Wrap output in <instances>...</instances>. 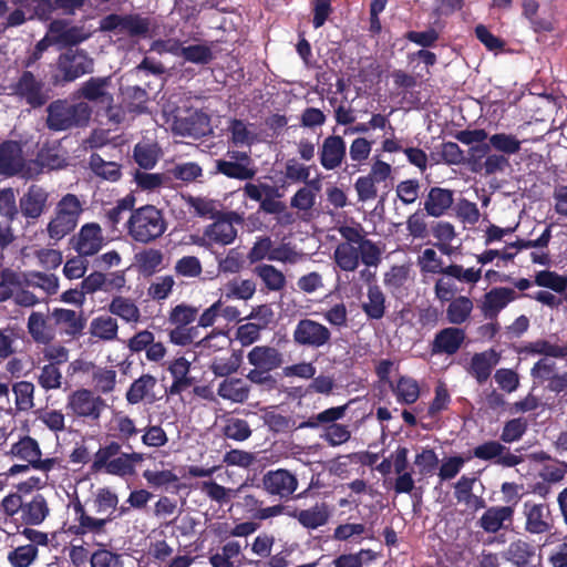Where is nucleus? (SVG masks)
I'll list each match as a JSON object with an SVG mask.
<instances>
[{"mask_svg":"<svg viewBox=\"0 0 567 567\" xmlns=\"http://www.w3.org/2000/svg\"><path fill=\"white\" fill-rule=\"evenodd\" d=\"M60 166L56 156H50L41 151L35 161L25 162L22 150L17 142H4L0 145V174L7 176L20 175L23 178H33L44 168L53 169Z\"/></svg>","mask_w":567,"mask_h":567,"instance_id":"f257e3e1","label":"nucleus"},{"mask_svg":"<svg viewBox=\"0 0 567 567\" xmlns=\"http://www.w3.org/2000/svg\"><path fill=\"white\" fill-rule=\"evenodd\" d=\"M1 507L4 515L21 526L41 525L50 515L48 501L41 493H11L2 499Z\"/></svg>","mask_w":567,"mask_h":567,"instance_id":"f03ea898","label":"nucleus"},{"mask_svg":"<svg viewBox=\"0 0 567 567\" xmlns=\"http://www.w3.org/2000/svg\"><path fill=\"white\" fill-rule=\"evenodd\" d=\"M85 202L74 194L63 195L55 204L53 214L47 225L50 239L59 241L70 235L79 225Z\"/></svg>","mask_w":567,"mask_h":567,"instance_id":"7ed1b4c3","label":"nucleus"},{"mask_svg":"<svg viewBox=\"0 0 567 567\" xmlns=\"http://www.w3.org/2000/svg\"><path fill=\"white\" fill-rule=\"evenodd\" d=\"M167 225L159 209L145 205L131 213L126 221L127 235L135 241L148 244L159 238Z\"/></svg>","mask_w":567,"mask_h":567,"instance_id":"20e7f679","label":"nucleus"},{"mask_svg":"<svg viewBox=\"0 0 567 567\" xmlns=\"http://www.w3.org/2000/svg\"><path fill=\"white\" fill-rule=\"evenodd\" d=\"M91 107L85 102L75 104L58 100L48 106L47 124L53 131H64L85 125L91 117Z\"/></svg>","mask_w":567,"mask_h":567,"instance_id":"39448f33","label":"nucleus"},{"mask_svg":"<svg viewBox=\"0 0 567 567\" xmlns=\"http://www.w3.org/2000/svg\"><path fill=\"white\" fill-rule=\"evenodd\" d=\"M66 409L74 416L97 421L106 409V402L93 391L80 389L68 396Z\"/></svg>","mask_w":567,"mask_h":567,"instance_id":"423d86ee","label":"nucleus"},{"mask_svg":"<svg viewBox=\"0 0 567 567\" xmlns=\"http://www.w3.org/2000/svg\"><path fill=\"white\" fill-rule=\"evenodd\" d=\"M473 162V171L486 176L505 173L511 164L508 158L498 153L487 154L489 145L473 146L470 150Z\"/></svg>","mask_w":567,"mask_h":567,"instance_id":"0eeeda50","label":"nucleus"},{"mask_svg":"<svg viewBox=\"0 0 567 567\" xmlns=\"http://www.w3.org/2000/svg\"><path fill=\"white\" fill-rule=\"evenodd\" d=\"M227 156L229 159H218L216 162L218 173L240 181L251 179L256 175V168L247 153L229 151Z\"/></svg>","mask_w":567,"mask_h":567,"instance_id":"6e6552de","label":"nucleus"},{"mask_svg":"<svg viewBox=\"0 0 567 567\" xmlns=\"http://www.w3.org/2000/svg\"><path fill=\"white\" fill-rule=\"evenodd\" d=\"M331 338L329 329L311 319L300 320L293 330V341L300 346L320 348Z\"/></svg>","mask_w":567,"mask_h":567,"instance_id":"1a4fd4ad","label":"nucleus"},{"mask_svg":"<svg viewBox=\"0 0 567 567\" xmlns=\"http://www.w3.org/2000/svg\"><path fill=\"white\" fill-rule=\"evenodd\" d=\"M73 248L80 256L89 257L97 254L105 244L102 228L96 223L84 224L73 237Z\"/></svg>","mask_w":567,"mask_h":567,"instance_id":"9d476101","label":"nucleus"},{"mask_svg":"<svg viewBox=\"0 0 567 567\" xmlns=\"http://www.w3.org/2000/svg\"><path fill=\"white\" fill-rule=\"evenodd\" d=\"M59 70L65 81H73L93 71V60L83 50H68L59 58Z\"/></svg>","mask_w":567,"mask_h":567,"instance_id":"9b49d317","label":"nucleus"},{"mask_svg":"<svg viewBox=\"0 0 567 567\" xmlns=\"http://www.w3.org/2000/svg\"><path fill=\"white\" fill-rule=\"evenodd\" d=\"M347 157V143L340 135H329L323 138L319 147L321 166L327 171L339 168Z\"/></svg>","mask_w":567,"mask_h":567,"instance_id":"f8f14e48","label":"nucleus"},{"mask_svg":"<svg viewBox=\"0 0 567 567\" xmlns=\"http://www.w3.org/2000/svg\"><path fill=\"white\" fill-rule=\"evenodd\" d=\"M516 291L507 287H497L486 292L480 303L485 319H495L508 303L516 299Z\"/></svg>","mask_w":567,"mask_h":567,"instance_id":"ddd939ff","label":"nucleus"},{"mask_svg":"<svg viewBox=\"0 0 567 567\" xmlns=\"http://www.w3.org/2000/svg\"><path fill=\"white\" fill-rule=\"evenodd\" d=\"M14 93L33 107L43 105L49 99L44 84L29 71L23 72L14 85Z\"/></svg>","mask_w":567,"mask_h":567,"instance_id":"4468645a","label":"nucleus"},{"mask_svg":"<svg viewBox=\"0 0 567 567\" xmlns=\"http://www.w3.org/2000/svg\"><path fill=\"white\" fill-rule=\"evenodd\" d=\"M48 200L45 188L31 185L19 200L20 210L25 218L38 219L47 210Z\"/></svg>","mask_w":567,"mask_h":567,"instance_id":"2eb2a0df","label":"nucleus"},{"mask_svg":"<svg viewBox=\"0 0 567 567\" xmlns=\"http://www.w3.org/2000/svg\"><path fill=\"white\" fill-rule=\"evenodd\" d=\"M272 317V311L267 306H260L256 310H254L249 318L251 319H260L262 320L261 324L258 323H244L240 324L236 330V340L240 342L241 346L247 347L260 338V331L268 324Z\"/></svg>","mask_w":567,"mask_h":567,"instance_id":"dca6fc26","label":"nucleus"},{"mask_svg":"<svg viewBox=\"0 0 567 567\" xmlns=\"http://www.w3.org/2000/svg\"><path fill=\"white\" fill-rule=\"evenodd\" d=\"M526 517L525 529L530 534H544L551 529L549 506L526 502L524 504Z\"/></svg>","mask_w":567,"mask_h":567,"instance_id":"f3484780","label":"nucleus"},{"mask_svg":"<svg viewBox=\"0 0 567 567\" xmlns=\"http://www.w3.org/2000/svg\"><path fill=\"white\" fill-rule=\"evenodd\" d=\"M265 489L280 497H288L297 489V478L287 470H277L268 472L262 480Z\"/></svg>","mask_w":567,"mask_h":567,"instance_id":"a211bd4d","label":"nucleus"},{"mask_svg":"<svg viewBox=\"0 0 567 567\" xmlns=\"http://www.w3.org/2000/svg\"><path fill=\"white\" fill-rule=\"evenodd\" d=\"M291 516L307 529L324 526L331 516V509L324 502L316 503L307 509H295Z\"/></svg>","mask_w":567,"mask_h":567,"instance_id":"6ab92c4d","label":"nucleus"},{"mask_svg":"<svg viewBox=\"0 0 567 567\" xmlns=\"http://www.w3.org/2000/svg\"><path fill=\"white\" fill-rule=\"evenodd\" d=\"M514 508L512 506H492L485 511L478 525L486 532L495 534L512 524Z\"/></svg>","mask_w":567,"mask_h":567,"instance_id":"aec40b11","label":"nucleus"},{"mask_svg":"<svg viewBox=\"0 0 567 567\" xmlns=\"http://www.w3.org/2000/svg\"><path fill=\"white\" fill-rule=\"evenodd\" d=\"M248 363L264 371H272L279 368L284 358L280 351L269 346H256L247 354Z\"/></svg>","mask_w":567,"mask_h":567,"instance_id":"412c9836","label":"nucleus"},{"mask_svg":"<svg viewBox=\"0 0 567 567\" xmlns=\"http://www.w3.org/2000/svg\"><path fill=\"white\" fill-rule=\"evenodd\" d=\"M110 84V78H91L82 84L80 94L85 100L110 106L113 104V95L109 92Z\"/></svg>","mask_w":567,"mask_h":567,"instance_id":"4be33fe9","label":"nucleus"},{"mask_svg":"<svg viewBox=\"0 0 567 567\" xmlns=\"http://www.w3.org/2000/svg\"><path fill=\"white\" fill-rule=\"evenodd\" d=\"M157 380L151 374H143L136 379L126 392V400L131 404H137L142 401L153 403L157 400L154 392Z\"/></svg>","mask_w":567,"mask_h":567,"instance_id":"5701e85b","label":"nucleus"},{"mask_svg":"<svg viewBox=\"0 0 567 567\" xmlns=\"http://www.w3.org/2000/svg\"><path fill=\"white\" fill-rule=\"evenodd\" d=\"M237 236V229L229 219H217L204 230V240L212 244L226 246L231 244Z\"/></svg>","mask_w":567,"mask_h":567,"instance_id":"b1692460","label":"nucleus"},{"mask_svg":"<svg viewBox=\"0 0 567 567\" xmlns=\"http://www.w3.org/2000/svg\"><path fill=\"white\" fill-rule=\"evenodd\" d=\"M109 311L111 315L118 317L126 323L136 324L141 321V310L136 302L123 296L112 298L109 303Z\"/></svg>","mask_w":567,"mask_h":567,"instance_id":"393cba45","label":"nucleus"},{"mask_svg":"<svg viewBox=\"0 0 567 567\" xmlns=\"http://www.w3.org/2000/svg\"><path fill=\"white\" fill-rule=\"evenodd\" d=\"M498 361L499 355L494 350L475 353L472 357L468 371L480 383H483L489 378Z\"/></svg>","mask_w":567,"mask_h":567,"instance_id":"a878e982","label":"nucleus"},{"mask_svg":"<svg viewBox=\"0 0 567 567\" xmlns=\"http://www.w3.org/2000/svg\"><path fill=\"white\" fill-rule=\"evenodd\" d=\"M50 25L56 44L75 45L86 40L90 35L83 28L68 27L63 21H53Z\"/></svg>","mask_w":567,"mask_h":567,"instance_id":"bb28decb","label":"nucleus"},{"mask_svg":"<svg viewBox=\"0 0 567 567\" xmlns=\"http://www.w3.org/2000/svg\"><path fill=\"white\" fill-rule=\"evenodd\" d=\"M250 388L248 383L240 378H227L219 383L217 394L224 400L234 403H243L249 396Z\"/></svg>","mask_w":567,"mask_h":567,"instance_id":"cd10ccee","label":"nucleus"},{"mask_svg":"<svg viewBox=\"0 0 567 567\" xmlns=\"http://www.w3.org/2000/svg\"><path fill=\"white\" fill-rule=\"evenodd\" d=\"M143 477L153 488L178 492L182 487L179 477L171 470H145Z\"/></svg>","mask_w":567,"mask_h":567,"instance_id":"c85d7f7f","label":"nucleus"},{"mask_svg":"<svg viewBox=\"0 0 567 567\" xmlns=\"http://www.w3.org/2000/svg\"><path fill=\"white\" fill-rule=\"evenodd\" d=\"M453 204V193L445 188L433 187L424 202V209L430 216H442Z\"/></svg>","mask_w":567,"mask_h":567,"instance_id":"c756f323","label":"nucleus"},{"mask_svg":"<svg viewBox=\"0 0 567 567\" xmlns=\"http://www.w3.org/2000/svg\"><path fill=\"white\" fill-rule=\"evenodd\" d=\"M27 326L28 332L37 343L49 344L55 337L53 328L42 312H31Z\"/></svg>","mask_w":567,"mask_h":567,"instance_id":"7c9ffc66","label":"nucleus"},{"mask_svg":"<svg viewBox=\"0 0 567 567\" xmlns=\"http://www.w3.org/2000/svg\"><path fill=\"white\" fill-rule=\"evenodd\" d=\"M19 275L21 287L39 288L48 295H54L59 290V278L55 275L39 271H29Z\"/></svg>","mask_w":567,"mask_h":567,"instance_id":"2f4dec72","label":"nucleus"},{"mask_svg":"<svg viewBox=\"0 0 567 567\" xmlns=\"http://www.w3.org/2000/svg\"><path fill=\"white\" fill-rule=\"evenodd\" d=\"M90 333L92 337L102 341H115L118 334V323L111 316H99L92 319L90 323Z\"/></svg>","mask_w":567,"mask_h":567,"instance_id":"473e14b6","label":"nucleus"},{"mask_svg":"<svg viewBox=\"0 0 567 567\" xmlns=\"http://www.w3.org/2000/svg\"><path fill=\"white\" fill-rule=\"evenodd\" d=\"M230 140L236 146H250L258 140L254 124L241 120H230L228 125Z\"/></svg>","mask_w":567,"mask_h":567,"instance_id":"72a5a7b5","label":"nucleus"},{"mask_svg":"<svg viewBox=\"0 0 567 567\" xmlns=\"http://www.w3.org/2000/svg\"><path fill=\"white\" fill-rule=\"evenodd\" d=\"M189 369L190 362L184 357L176 358L171 362L168 370L174 378L171 393H181L192 385V379L188 377Z\"/></svg>","mask_w":567,"mask_h":567,"instance_id":"f704fd0d","label":"nucleus"},{"mask_svg":"<svg viewBox=\"0 0 567 567\" xmlns=\"http://www.w3.org/2000/svg\"><path fill=\"white\" fill-rule=\"evenodd\" d=\"M163 252L148 248L135 255V265L143 275L151 276L163 268Z\"/></svg>","mask_w":567,"mask_h":567,"instance_id":"c9c22d12","label":"nucleus"},{"mask_svg":"<svg viewBox=\"0 0 567 567\" xmlns=\"http://www.w3.org/2000/svg\"><path fill=\"white\" fill-rule=\"evenodd\" d=\"M464 332L457 328L443 329L434 340V349L439 352L455 353L464 340Z\"/></svg>","mask_w":567,"mask_h":567,"instance_id":"e433bc0d","label":"nucleus"},{"mask_svg":"<svg viewBox=\"0 0 567 567\" xmlns=\"http://www.w3.org/2000/svg\"><path fill=\"white\" fill-rule=\"evenodd\" d=\"M256 291V285L250 279H233L221 289V298L225 300H248Z\"/></svg>","mask_w":567,"mask_h":567,"instance_id":"4c0bfd02","label":"nucleus"},{"mask_svg":"<svg viewBox=\"0 0 567 567\" xmlns=\"http://www.w3.org/2000/svg\"><path fill=\"white\" fill-rule=\"evenodd\" d=\"M16 410L27 412L34 408L35 386L29 381H18L12 385Z\"/></svg>","mask_w":567,"mask_h":567,"instance_id":"58836bf2","label":"nucleus"},{"mask_svg":"<svg viewBox=\"0 0 567 567\" xmlns=\"http://www.w3.org/2000/svg\"><path fill=\"white\" fill-rule=\"evenodd\" d=\"M55 323L62 326L68 336H76L84 328L81 317L71 309L56 308L52 311Z\"/></svg>","mask_w":567,"mask_h":567,"instance_id":"ea45409f","label":"nucleus"},{"mask_svg":"<svg viewBox=\"0 0 567 567\" xmlns=\"http://www.w3.org/2000/svg\"><path fill=\"white\" fill-rule=\"evenodd\" d=\"M336 264L344 271H354L360 262L358 246L339 244L333 252Z\"/></svg>","mask_w":567,"mask_h":567,"instance_id":"a19ab883","label":"nucleus"},{"mask_svg":"<svg viewBox=\"0 0 567 567\" xmlns=\"http://www.w3.org/2000/svg\"><path fill=\"white\" fill-rule=\"evenodd\" d=\"M473 307V301L468 297L453 298L446 309V318L453 324H461L470 318Z\"/></svg>","mask_w":567,"mask_h":567,"instance_id":"79ce46f5","label":"nucleus"},{"mask_svg":"<svg viewBox=\"0 0 567 567\" xmlns=\"http://www.w3.org/2000/svg\"><path fill=\"white\" fill-rule=\"evenodd\" d=\"M362 309L371 319H381L385 311V298L378 286H370Z\"/></svg>","mask_w":567,"mask_h":567,"instance_id":"37998d69","label":"nucleus"},{"mask_svg":"<svg viewBox=\"0 0 567 567\" xmlns=\"http://www.w3.org/2000/svg\"><path fill=\"white\" fill-rule=\"evenodd\" d=\"M134 158L141 167L153 168L159 158V147L154 142H141L134 148Z\"/></svg>","mask_w":567,"mask_h":567,"instance_id":"c03bdc74","label":"nucleus"},{"mask_svg":"<svg viewBox=\"0 0 567 567\" xmlns=\"http://www.w3.org/2000/svg\"><path fill=\"white\" fill-rule=\"evenodd\" d=\"M240 362V355L231 352L226 355L215 357L209 364V369L216 377H228L239 369Z\"/></svg>","mask_w":567,"mask_h":567,"instance_id":"a18cd8bd","label":"nucleus"},{"mask_svg":"<svg viewBox=\"0 0 567 567\" xmlns=\"http://www.w3.org/2000/svg\"><path fill=\"white\" fill-rule=\"evenodd\" d=\"M110 523L107 517L95 518L90 515L84 516L76 525H71L66 532L74 536H83L85 534H101L104 532L106 524Z\"/></svg>","mask_w":567,"mask_h":567,"instance_id":"49530a36","label":"nucleus"},{"mask_svg":"<svg viewBox=\"0 0 567 567\" xmlns=\"http://www.w3.org/2000/svg\"><path fill=\"white\" fill-rule=\"evenodd\" d=\"M489 148L493 147L496 152L503 155H513L519 152L522 141L515 135L507 133H497L489 137Z\"/></svg>","mask_w":567,"mask_h":567,"instance_id":"de8ad7c7","label":"nucleus"},{"mask_svg":"<svg viewBox=\"0 0 567 567\" xmlns=\"http://www.w3.org/2000/svg\"><path fill=\"white\" fill-rule=\"evenodd\" d=\"M255 274L262 280L269 290L278 291L286 285L284 274L271 265H260L255 268Z\"/></svg>","mask_w":567,"mask_h":567,"instance_id":"09e8293b","label":"nucleus"},{"mask_svg":"<svg viewBox=\"0 0 567 567\" xmlns=\"http://www.w3.org/2000/svg\"><path fill=\"white\" fill-rule=\"evenodd\" d=\"M11 453L14 457L23 461H42L38 442L29 436L16 443L11 449ZM45 461L52 460L47 458Z\"/></svg>","mask_w":567,"mask_h":567,"instance_id":"8fccbe9b","label":"nucleus"},{"mask_svg":"<svg viewBox=\"0 0 567 567\" xmlns=\"http://www.w3.org/2000/svg\"><path fill=\"white\" fill-rule=\"evenodd\" d=\"M484 468L478 470L473 473L472 476L463 475L454 485V497L457 503H463L466 505L471 504V498H473V486L478 481Z\"/></svg>","mask_w":567,"mask_h":567,"instance_id":"3c124183","label":"nucleus"},{"mask_svg":"<svg viewBox=\"0 0 567 567\" xmlns=\"http://www.w3.org/2000/svg\"><path fill=\"white\" fill-rule=\"evenodd\" d=\"M38 557V547L33 545L18 546L8 554V561L12 567H29Z\"/></svg>","mask_w":567,"mask_h":567,"instance_id":"603ef678","label":"nucleus"},{"mask_svg":"<svg viewBox=\"0 0 567 567\" xmlns=\"http://www.w3.org/2000/svg\"><path fill=\"white\" fill-rule=\"evenodd\" d=\"M198 315L196 307L181 303L172 308L168 315V322L175 327H188L195 321Z\"/></svg>","mask_w":567,"mask_h":567,"instance_id":"864d4df0","label":"nucleus"},{"mask_svg":"<svg viewBox=\"0 0 567 567\" xmlns=\"http://www.w3.org/2000/svg\"><path fill=\"white\" fill-rule=\"evenodd\" d=\"M444 275L452 277L453 279L463 284L475 285L480 281L482 277V269L474 267L464 268L461 265L452 264L446 266Z\"/></svg>","mask_w":567,"mask_h":567,"instance_id":"5fc2aeb1","label":"nucleus"},{"mask_svg":"<svg viewBox=\"0 0 567 567\" xmlns=\"http://www.w3.org/2000/svg\"><path fill=\"white\" fill-rule=\"evenodd\" d=\"M377 185L389 186V182L393 178V167L391 164L382 161L379 156H374L370 171L367 174Z\"/></svg>","mask_w":567,"mask_h":567,"instance_id":"6e6d98bb","label":"nucleus"},{"mask_svg":"<svg viewBox=\"0 0 567 567\" xmlns=\"http://www.w3.org/2000/svg\"><path fill=\"white\" fill-rule=\"evenodd\" d=\"M417 266L423 274H442L446 267L443 266V260L432 248H426L417 257Z\"/></svg>","mask_w":567,"mask_h":567,"instance_id":"4d7b16f0","label":"nucleus"},{"mask_svg":"<svg viewBox=\"0 0 567 567\" xmlns=\"http://www.w3.org/2000/svg\"><path fill=\"white\" fill-rule=\"evenodd\" d=\"M347 409H348L347 404L327 409V410L311 416L301 426L317 427L320 424H328V425L333 424V423H336V421L342 419L346 415Z\"/></svg>","mask_w":567,"mask_h":567,"instance_id":"13d9d810","label":"nucleus"},{"mask_svg":"<svg viewBox=\"0 0 567 567\" xmlns=\"http://www.w3.org/2000/svg\"><path fill=\"white\" fill-rule=\"evenodd\" d=\"M116 371L107 368H97L94 370L92 380L95 389L101 393H110L116 385Z\"/></svg>","mask_w":567,"mask_h":567,"instance_id":"bf43d9fd","label":"nucleus"},{"mask_svg":"<svg viewBox=\"0 0 567 567\" xmlns=\"http://www.w3.org/2000/svg\"><path fill=\"white\" fill-rule=\"evenodd\" d=\"M188 204L198 216L209 219L217 217L220 210V204L207 197H190Z\"/></svg>","mask_w":567,"mask_h":567,"instance_id":"052dcab7","label":"nucleus"},{"mask_svg":"<svg viewBox=\"0 0 567 567\" xmlns=\"http://www.w3.org/2000/svg\"><path fill=\"white\" fill-rule=\"evenodd\" d=\"M38 383L47 391L59 389L62 384L60 369L54 363L43 365L38 377Z\"/></svg>","mask_w":567,"mask_h":567,"instance_id":"680f3d73","label":"nucleus"},{"mask_svg":"<svg viewBox=\"0 0 567 567\" xmlns=\"http://www.w3.org/2000/svg\"><path fill=\"white\" fill-rule=\"evenodd\" d=\"M535 282L539 287L549 288L556 292H563L567 288V278L554 271L543 270L536 274Z\"/></svg>","mask_w":567,"mask_h":567,"instance_id":"e2e57ef3","label":"nucleus"},{"mask_svg":"<svg viewBox=\"0 0 567 567\" xmlns=\"http://www.w3.org/2000/svg\"><path fill=\"white\" fill-rule=\"evenodd\" d=\"M395 394L399 401L410 404L417 400L420 388L415 380L401 378L395 388Z\"/></svg>","mask_w":567,"mask_h":567,"instance_id":"0e129e2a","label":"nucleus"},{"mask_svg":"<svg viewBox=\"0 0 567 567\" xmlns=\"http://www.w3.org/2000/svg\"><path fill=\"white\" fill-rule=\"evenodd\" d=\"M91 567H123L122 556L106 548H99L91 555Z\"/></svg>","mask_w":567,"mask_h":567,"instance_id":"69168bd1","label":"nucleus"},{"mask_svg":"<svg viewBox=\"0 0 567 567\" xmlns=\"http://www.w3.org/2000/svg\"><path fill=\"white\" fill-rule=\"evenodd\" d=\"M506 555L508 560L520 567L528 563L533 550L529 544L519 539L508 546Z\"/></svg>","mask_w":567,"mask_h":567,"instance_id":"338daca9","label":"nucleus"},{"mask_svg":"<svg viewBox=\"0 0 567 567\" xmlns=\"http://www.w3.org/2000/svg\"><path fill=\"white\" fill-rule=\"evenodd\" d=\"M175 286V280L172 276L157 277L148 287L147 295L154 300L166 299Z\"/></svg>","mask_w":567,"mask_h":567,"instance_id":"774afa93","label":"nucleus"}]
</instances>
